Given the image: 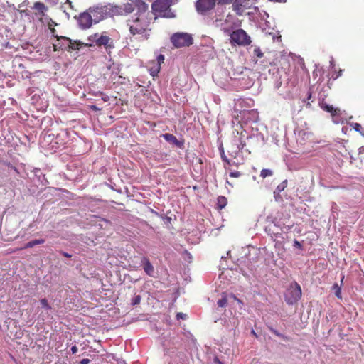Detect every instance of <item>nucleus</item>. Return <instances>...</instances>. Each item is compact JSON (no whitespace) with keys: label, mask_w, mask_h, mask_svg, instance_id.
Segmentation results:
<instances>
[{"label":"nucleus","mask_w":364,"mask_h":364,"mask_svg":"<svg viewBox=\"0 0 364 364\" xmlns=\"http://www.w3.org/2000/svg\"><path fill=\"white\" fill-rule=\"evenodd\" d=\"M149 15L150 12L147 15L133 16L127 21L129 31L133 36H138L144 40L149 38L151 30L150 23L152 20Z\"/></svg>","instance_id":"nucleus-1"},{"label":"nucleus","mask_w":364,"mask_h":364,"mask_svg":"<svg viewBox=\"0 0 364 364\" xmlns=\"http://www.w3.org/2000/svg\"><path fill=\"white\" fill-rule=\"evenodd\" d=\"M171 4V0H156L151 5L152 10L150 11L149 16H151L154 20L157 19L158 17L168 18L175 17L170 8Z\"/></svg>","instance_id":"nucleus-2"},{"label":"nucleus","mask_w":364,"mask_h":364,"mask_svg":"<svg viewBox=\"0 0 364 364\" xmlns=\"http://www.w3.org/2000/svg\"><path fill=\"white\" fill-rule=\"evenodd\" d=\"M113 6L108 4L106 5L98 4L88 9L92 14L94 23H97L105 18L111 16L114 12Z\"/></svg>","instance_id":"nucleus-3"},{"label":"nucleus","mask_w":364,"mask_h":364,"mask_svg":"<svg viewBox=\"0 0 364 364\" xmlns=\"http://www.w3.org/2000/svg\"><path fill=\"white\" fill-rule=\"evenodd\" d=\"M252 40L245 31L238 28L230 34V43L232 46H247L250 45Z\"/></svg>","instance_id":"nucleus-4"},{"label":"nucleus","mask_w":364,"mask_h":364,"mask_svg":"<svg viewBox=\"0 0 364 364\" xmlns=\"http://www.w3.org/2000/svg\"><path fill=\"white\" fill-rule=\"evenodd\" d=\"M302 291L300 285L297 282L291 284L284 294L285 301L288 304H296L301 297Z\"/></svg>","instance_id":"nucleus-5"},{"label":"nucleus","mask_w":364,"mask_h":364,"mask_svg":"<svg viewBox=\"0 0 364 364\" xmlns=\"http://www.w3.org/2000/svg\"><path fill=\"white\" fill-rule=\"evenodd\" d=\"M171 41L177 48L188 47L193 44V38L187 33H176L171 36Z\"/></svg>","instance_id":"nucleus-6"},{"label":"nucleus","mask_w":364,"mask_h":364,"mask_svg":"<svg viewBox=\"0 0 364 364\" xmlns=\"http://www.w3.org/2000/svg\"><path fill=\"white\" fill-rule=\"evenodd\" d=\"M58 43H53V49L55 51L59 50H76L79 49L80 43L73 42L68 37L55 36Z\"/></svg>","instance_id":"nucleus-7"},{"label":"nucleus","mask_w":364,"mask_h":364,"mask_svg":"<svg viewBox=\"0 0 364 364\" xmlns=\"http://www.w3.org/2000/svg\"><path fill=\"white\" fill-rule=\"evenodd\" d=\"M92 39H93L97 46H104L107 51L110 50L114 47L113 40L107 36H99L98 33H95L89 37L90 41Z\"/></svg>","instance_id":"nucleus-8"},{"label":"nucleus","mask_w":364,"mask_h":364,"mask_svg":"<svg viewBox=\"0 0 364 364\" xmlns=\"http://www.w3.org/2000/svg\"><path fill=\"white\" fill-rule=\"evenodd\" d=\"M216 0H197L196 2V11L200 14H204L213 9Z\"/></svg>","instance_id":"nucleus-9"},{"label":"nucleus","mask_w":364,"mask_h":364,"mask_svg":"<svg viewBox=\"0 0 364 364\" xmlns=\"http://www.w3.org/2000/svg\"><path fill=\"white\" fill-rule=\"evenodd\" d=\"M94 19L92 18V14L87 10L80 14L78 17V24L82 29H87L92 26Z\"/></svg>","instance_id":"nucleus-10"},{"label":"nucleus","mask_w":364,"mask_h":364,"mask_svg":"<svg viewBox=\"0 0 364 364\" xmlns=\"http://www.w3.org/2000/svg\"><path fill=\"white\" fill-rule=\"evenodd\" d=\"M129 1L133 3L134 9L137 10V13L134 16L147 15L149 6L143 0H129Z\"/></svg>","instance_id":"nucleus-11"},{"label":"nucleus","mask_w":364,"mask_h":364,"mask_svg":"<svg viewBox=\"0 0 364 364\" xmlns=\"http://www.w3.org/2000/svg\"><path fill=\"white\" fill-rule=\"evenodd\" d=\"M232 3V8L236 14L240 16L242 15L247 9L246 0H234Z\"/></svg>","instance_id":"nucleus-12"},{"label":"nucleus","mask_w":364,"mask_h":364,"mask_svg":"<svg viewBox=\"0 0 364 364\" xmlns=\"http://www.w3.org/2000/svg\"><path fill=\"white\" fill-rule=\"evenodd\" d=\"M34 9L37 11L35 14L36 15H40L39 21L43 23V18L46 16V12L48 10V8L45 6V4L42 2L37 1L34 4Z\"/></svg>","instance_id":"nucleus-13"},{"label":"nucleus","mask_w":364,"mask_h":364,"mask_svg":"<svg viewBox=\"0 0 364 364\" xmlns=\"http://www.w3.org/2000/svg\"><path fill=\"white\" fill-rule=\"evenodd\" d=\"M319 106L322 109L331 113L332 116L338 115L340 113V110L338 109L334 108L332 105L327 104L324 99L319 101Z\"/></svg>","instance_id":"nucleus-14"},{"label":"nucleus","mask_w":364,"mask_h":364,"mask_svg":"<svg viewBox=\"0 0 364 364\" xmlns=\"http://www.w3.org/2000/svg\"><path fill=\"white\" fill-rule=\"evenodd\" d=\"M141 264L143 265L144 272L146 273V274L150 277H153L154 273V268L151 264L149 259L147 257H144L141 259Z\"/></svg>","instance_id":"nucleus-15"},{"label":"nucleus","mask_w":364,"mask_h":364,"mask_svg":"<svg viewBox=\"0 0 364 364\" xmlns=\"http://www.w3.org/2000/svg\"><path fill=\"white\" fill-rule=\"evenodd\" d=\"M245 141L242 139V137L240 136L239 143H235V144H233V146H236L235 150L228 151L230 155L234 158H236L237 156L238 152L242 150L245 148Z\"/></svg>","instance_id":"nucleus-16"},{"label":"nucleus","mask_w":364,"mask_h":364,"mask_svg":"<svg viewBox=\"0 0 364 364\" xmlns=\"http://www.w3.org/2000/svg\"><path fill=\"white\" fill-rule=\"evenodd\" d=\"M44 242H45V240H43V239L34 240H32V241H30V242H27L24 245V247H20V248H17V249L14 250H11L10 252L13 253V252H16L17 250H21L27 249V248H31V247H34L35 245H41V244H43Z\"/></svg>","instance_id":"nucleus-17"},{"label":"nucleus","mask_w":364,"mask_h":364,"mask_svg":"<svg viewBox=\"0 0 364 364\" xmlns=\"http://www.w3.org/2000/svg\"><path fill=\"white\" fill-rule=\"evenodd\" d=\"M228 203V200L225 196H220L217 198V208L222 210L224 208Z\"/></svg>","instance_id":"nucleus-18"},{"label":"nucleus","mask_w":364,"mask_h":364,"mask_svg":"<svg viewBox=\"0 0 364 364\" xmlns=\"http://www.w3.org/2000/svg\"><path fill=\"white\" fill-rule=\"evenodd\" d=\"M163 137L167 141L172 142L176 145H178V144H179L177 138L171 134H168V133L165 134L163 135Z\"/></svg>","instance_id":"nucleus-19"},{"label":"nucleus","mask_w":364,"mask_h":364,"mask_svg":"<svg viewBox=\"0 0 364 364\" xmlns=\"http://www.w3.org/2000/svg\"><path fill=\"white\" fill-rule=\"evenodd\" d=\"M351 127L353 128L354 130L359 132L362 136H364L363 129L359 123L353 122L351 124Z\"/></svg>","instance_id":"nucleus-20"},{"label":"nucleus","mask_w":364,"mask_h":364,"mask_svg":"<svg viewBox=\"0 0 364 364\" xmlns=\"http://www.w3.org/2000/svg\"><path fill=\"white\" fill-rule=\"evenodd\" d=\"M273 175V172L270 169L264 168L261 171L260 176L262 178H265L266 177H269Z\"/></svg>","instance_id":"nucleus-21"},{"label":"nucleus","mask_w":364,"mask_h":364,"mask_svg":"<svg viewBox=\"0 0 364 364\" xmlns=\"http://www.w3.org/2000/svg\"><path fill=\"white\" fill-rule=\"evenodd\" d=\"M43 23H47L49 29H51L52 27H54L57 25V23L53 21V19L50 17L46 16L45 19L43 20Z\"/></svg>","instance_id":"nucleus-22"},{"label":"nucleus","mask_w":364,"mask_h":364,"mask_svg":"<svg viewBox=\"0 0 364 364\" xmlns=\"http://www.w3.org/2000/svg\"><path fill=\"white\" fill-rule=\"evenodd\" d=\"M124 11L127 12V13H132L134 11V4L132 2H129L126 4H124Z\"/></svg>","instance_id":"nucleus-23"},{"label":"nucleus","mask_w":364,"mask_h":364,"mask_svg":"<svg viewBox=\"0 0 364 364\" xmlns=\"http://www.w3.org/2000/svg\"><path fill=\"white\" fill-rule=\"evenodd\" d=\"M164 61V56L162 54L159 55L157 56V62H158L159 65H158L157 68L156 69V73L159 72L160 65L161 63H163Z\"/></svg>","instance_id":"nucleus-24"},{"label":"nucleus","mask_w":364,"mask_h":364,"mask_svg":"<svg viewBox=\"0 0 364 364\" xmlns=\"http://www.w3.org/2000/svg\"><path fill=\"white\" fill-rule=\"evenodd\" d=\"M40 303L42 305L43 308L46 309H51V306H50V304L46 299H41L40 300Z\"/></svg>","instance_id":"nucleus-25"},{"label":"nucleus","mask_w":364,"mask_h":364,"mask_svg":"<svg viewBox=\"0 0 364 364\" xmlns=\"http://www.w3.org/2000/svg\"><path fill=\"white\" fill-rule=\"evenodd\" d=\"M253 53L255 55H256L257 58H261L263 57L264 54L261 49L259 47H256L254 50Z\"/></svg>","instance_id":"nucleus-26"},{"label":"nucleus","mask_w":364,"mask_h":364,"mask_svg":"<svg viewBox=\"0 0 364 364\" xmlns=\"http://www.w3.org/2000/svg\"><path fill=\"white\" fill-rule=\"evenodd\" d=\"M228 304V299L226 297H223L218 301V306L220 307H225Z\"/></svg>","instance_id":"nucleus-27"},{"label":"nucleus","mask_w":364,"mask_h":364,"mask_svg":"<svg viewBox=\"0 0 364 364\" xmlns=\"http://www.w3.org/2000/svg\"><path fill=\"white\" fill-rule=\"evenodd\" d=\"M220 155L222 160L225 162L228 165H230V161L228 159V158L225 156L224 150H220Z\"/></svg>","instance_id":"nucleus-28"},{"label":"nucleus","mask_w":364,"mask_h":364,"mask_svg":"<svg viewBox=\"0 0 364 364\" xmlns=\"http://www.w3.org/2000/svg\"><path fill=\"white\" fill-rule=\"evenodd\" d=\"M141 296L136 295L132 299V305L135 306L140 303Z\"/></svg>","instance_id":"nucleus-29"},{"label":"nucleus","mask_w":364,"mask_h":364,"mask_svg":"<svg viewBox=\"0 0 364 364\" xmlns=\"http://www.w3.org/2000/svg\"><path fill=\"white\" fill-rule=\"evenodd\" d=\"M287 181H284L282 183H281L279 185L277 186V189L279 191H283L287 187Z\"/></svg>","instance_id":"nucleus-30"},{"label":"nucleus","mask_w":364,"mask_h":364,"mask_svg":"<svg viewBox=\"0 0 364 364\" xmlns=\"http://www.w3.org/2000/svg\"><path fill=\"white\" fill-rule=\"evenodd\" d=\"M269 329L275 336H277L279 338H284V339L286 338V337L283 334L280 333L278 331H277L272 328H270Z\"/></svg>","instance_id":"nucleus-31"},{"label":"nucleus","mask_w":364,"mask_h":364,"mask_svg":"<svg viewBox=\"0 0 364 364\" xmlns=\"http://www.w3.org/2000/svg\"><path fill=\"white\" fill-rule=\"evenodd\" d=\"M334 287L336 288V291L335 292L336 296L338 299H341V288L338 287V284H335Z\"/></svg>","instance_id":"nucleus-32"},{"label":"nucleus","mask_w":364,"mask_h":364,"mask_svg":"<svg viewBox=\"0 0 364 364\" xmlns=\"http://www.w3.org/2000/svg\"><path fill=\"white\" fill-rule=\"evenodd\" d=\"M242 176V173L240 171H231L230 173V176L232 178H239Z\"/></svg>","instance_id":"nucleus-33"},{"label":"nucleus","mask_w":364,"mask_h":364,"mask_svg":"<svg viewBox=\"0 0 364 364\" xmlns=\"http://www.w3.org/2000/svg\"><path fill=\"white\" fill-rule=\"evenodd\" d=\"M187 318V315L186 314H183L182 312H179L176 314V318L177 319H183L185 320Z\"/></svg>","instance_id":"nucleus-34"},{"label":"nucleus","mask_w":364,"mask_h":364,"mask_svg":"<svg viewBox=\"0 0 364 364\" xmlns=\"http://www.w3.org/2000/svg\"><path fill=\"white\" fill-rule=\"evenodd\" d=\"M218 4H227L232 3L234 0H216Z\"/></svg>","instance_id":"nucleus-35"},{"label":"nucleus","mask_w":364,"mask_h":364,"mask_svg":"<svg viewBox=\"0 0 364 364\" xmlns=\"http://www.w3.org/2000/svg\"><path fill=\"white\" fill-rule=\"evenodd\" d=\"M342 72L343 70H340L338 73H336L335 76L333 75L332 77L333 79H337L338 77H339L340 76H341L342 75Z\"/></svg>","instance_id":"nucleus-36"},{"label":"nucleus","mask_w":364,"mask_h":364,"mask_svg":"<svg viewBox=\"0 0 364 364\" xmlns=\"http://www.w3.org/2000/svg\"><path fill=\"white\" fill-rule=\"evenodd\" d=\"M60 254L62 255H63L65 257L70 258L72 257V255L68 254V252H63V251H60Z\"/></svg>","instance_id":"nucleus-37"},{"label":"nucleus","mask_w":364,"mask_h":364,"mask_svg":"<svg viewBox=\"0 0 364 364\" xmlns=\"http://www.w3.org/2000/svg\"><path fill=\"white\" fill-rule=\"evenodd\" d=\"M90 362V359L88 358H84L80 361V364H89Z\"/></svg>","instance_id":"nucleus-38"},{"label":"nucleus","mask_w":364,"mask_h":364,"mask_svg":"<svg viewBox=\"0 0 364 364\" xmlns=\"http://www.w3.org/2000/svg\"><path fill=\"white\" fill-rule=\"evenodd\" d=\"M78 350V348L76 346H73L72 348H71V352L73 354H75Z\"/></svg>","instance_id":"nucleus-39"},{"label":"nucleus","mask_w":364,"mask_h":364,"mask_svg":"<svg viewBox=\"0 0 364 364\" xmlns=\"http://www.w3.org/2000/svg\"><path fill=\"white\" fill-rule=\"evenodd\" d=\"M102 99L104 102H107L109 100V97L108 95L102 94Z\"/></svg>","instance_id":"nucleus-40"},{"label":"nucleus","mask_w":364,"mask_h":364,"mask_svg":"<svg viewBox=\"0 0 364 364\" xmlns=\"http://www.w3.org/2000/svg\"><path fill=\"white\" fill-rule=\"evenodd\" d=\"M90 107L92 110H94V111H99L101 109L98 108L96 105H90Z\"/></svg>","instance_id":"nucleus-41"},{"label":"nucleus","mask_w":364,"mask_h":364,"mask_svg":"<svg viewBox=\"0 0 364 364\" xmlns=\"http://www.w3.org/2000/svg\"><path fill=\"white\" fill-rule=\"evenodd\" d=\"M50 30L52 35L55 38V36H57V35L55 34L56 30L55 29V28L52 27L51 29H50Z\"/></svg>","instance_id":"nucleus-42"},{"label":"nucleus","mask_w":364,"mask_h":364,"mask_svg":"<svg viewBox=\"0 0 364 364\" xmlns=\"http://www.w3.org/2000/svg\"><path fill=\"white\" fill-rule=\"evenodd\" d=\"M294 246L297 247H301V243L299 241L295 240H294Z\"/></svg>","instance_id":"nucleus-43"},{"label":"nucleus","mask_w":364,"mask_h":364,"mask_svg":"<svg viewBox=\"0 0 364 364\" xmlns=\"http://www.w3.org/2000/svg\"><path fill=\"white\" fill-rule=\"evenodd\" d=\"M311 96H312L311 92L309 91L308 96H307V100H309L311 98Z\"/></svg>","instance_id":"nucleus-44"},{"label":"nucleus","mask_w":364,"mask_h":364,"mask_svg":"<svg viewBox=\"0 0 364 364\" xmlns=\"http://www.w3.org/2000/svg\"><path fill=\"white\" fill-rule=\"evenodd\" d=\"M252 335H255V336H257V335H256V333H255V331H252Z\"/></svg>","instance_id":"nucleus-45"},{"label":"nucleus","mask_w":364,"mask_h":364,"mask_svg":"<svg viewBox=\"0 0 364 364\" xmlns=\"http://www.w3.org/2000/svg\"><path fill=\"white\" fill-rule=\"evenodd\" d=\"M218 364H223V363H222L221 362H220V361H219V362H218Z\"/></svg>","instance_id":"nucleus-46"}]
</instances>
